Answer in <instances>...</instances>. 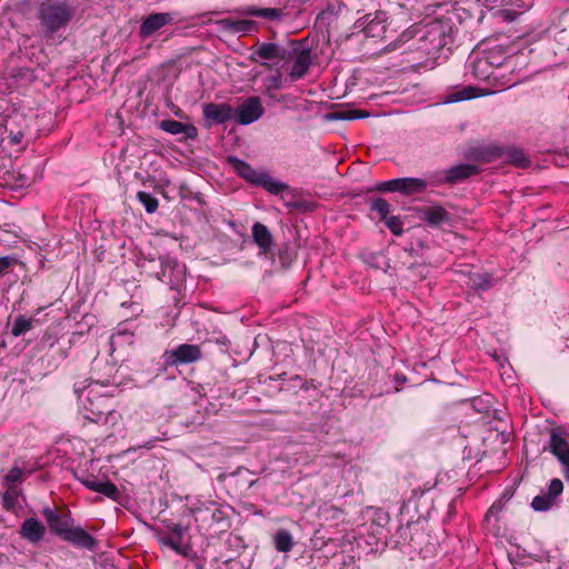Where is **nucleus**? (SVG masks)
Instances as JSON below:
<instances>
[{"label":"nucleus","mask_w":569,"mask_h":569,"mask_svg":"<svg viewBox=\"0 0 569 569\" xmlns=\"http://www.w3.org/2000/svg\"><path fill=\"white\" fill-rule=\"evenodd\" d=\"M118 389V383L112 379H84L73 386L74 393L80 400V413L94 423L116 425L120 415L110 402V397Z\"/></svg>","instance_id":"1"},{"label":"nucleus","mask_w":569,"mask_h":569,"mask_svg":"<svg viewBox=\"0 0 569 569\" xmlns=\"http://www.w3.org/2000/svg\"><path fill=\"white\" fill-rule=\"evenodd\" d=\"M417 40L409 47L426 54H436L453 42L452 26L449 19H435L423 26L415 24L399 37L400 42Z\"/></svg>","instance_id":"2"},{"label":"nucleus","mask_w":569,"mask_h":569,"mask_svg":"<svg viewBox=\"0 0 569 569\" xmlns=\"http://www.w3.org/2000/svg\"><path fill=\"white\" fill-rule=\"evenodd\" d=\"M73 16L67 2H40L38 18L43 30L52 34L66 27Z\"/></svg>","instance_id":"3"},{"label":"nucleus","mask_w":569,"mask_h":569,"mask_svg":"<svg viewBox=\"0 0 569 569\" xmlns=\"http://www.w3.org/2000/svg\"><path fill=\"white\" fill-rule=\"evenodd\" d=\"M190 513L200 528L210 529L212 526H227L228 519L223 509L214 501L198 500L190 507Z\"/></svg>","instance_id":"4"},{"label":"nucleus","mask_w":569,"mask_h":569,"mask_svg":"<svg viewBox=\"0 0 569 569\" xmlns=\"http://www.w3.org/2000/svg\"><path fill=\"white\" fill-rule=\"evenodd\" d=\"M396 537L397 545L401 549L407 548L409 552H422L428 542V535L419 522H408L406 526H400Z\"/></svg>","instance_id":"5"},{"label":"nucleus","mask_w":569,"mask_h":569,"mask_svg":"<svg viewBox=\"0 0 569 569\" xmlns=\"http://www.w3.org/2000/svg\"><path fill=\"white\" fill-rule=\"evenodd\" d=\"M427 180L421 178L406 177L380 182L376 189L382 192H399L406 196H411L422 193L427 190Z\"/></svg>","instance_id":"6"},{"label":"nucleus","mask_w":569,"mask_h":569,"mask_svg":"<svg viewBox=\"0 0 569 569\" xmlns=\"http://www.w3.org/2000/svg\"><path fill=\"white\" fill-rule=\"evenodd\" d=\"M201 358V350L197 345L182 343L171 350H166L161 357L162 365L168 367H177L196 362Z\"/></svg>","instance_id":"7"},{"label":"nucleus","mask_w":569,"mask_h":569,"mask_svg":"<svg viewBox=\"0 0 569 569\" xmlns=\"http://www.w3.org/2000/svg\"><path fill=\"white\" fill-rule=\"evenodd\" d=\"M234 110L233 119L241 126H248L259 120L263 113L264 108L259 97H249Z\"/></svg>","instance_id":"8"},{"label":"nucleus","mask_w":569,"mask_h":569,"mask_svg":"<svg viewBox=\"0 0 569 569\" xmlns=\"http://www.w3.org/2000/svg\"><path fill=\"white\" fill-rule=\"evenodd\" d=\"M42 516L44 517L50 531L62 539L68 530L74 525V519L70 512H58L54 508L44 507L42 509Z\"/></svg>","instance_id":"9"},{"label":"nucleus","mask_w":569,"mask_h":569,"mask_svg":"<svg viewBox=\"0 0 569 569\" xmlns=\"http://www.w3.org/2000/svg\"><path fill=\"white\" fill-rule=\"evenodd\" d=\"M156 263L154 259L149 260V271L152 276H154L159 281L164 282L173 287L174 282L179 280V276L181 273L179 263L170 258H159V270H154L153 264Z\"/></svg>","instance_id":"10"},{"label":"nucleus","mask_w":569,"mask_h":569,"mask_svg":"<svg viewBox=\"0 0 569 569\" xmlns=\"http://www.w3.org/2000/svg\"><path fill=\"white\" fill-rule=\"evenodd\" d=\"M63 541L69 542L76 548L93 551L98 547V540L88 533L81 526L73 525L70 530L62 538Z\"/></svg>","instance_id":"11"},{"label":"nucleus","mask_w":569,"mask_h":569,"mask_svg":"<svg viewBox=\"0 0 569 569\" xmlns=\"http://www.w3.org/2000/svg\"><path fill=\"white\" fill-rule=\"evenodd\" d=\"M203 117L209 124H222L233 119L234 110L227 103H206Z\"/></svg>","instance_id":"12"},{"label":"nucleus","mask_w":569,"mask_h":569,"mask_svg":"<svg viewBox=\"0 0 569 569\" xmlns=\"http://www.w3.org/2000/svg\"><path fill=\"white\" fill-rule=\"evenodd\" d=\"M173 19V14L169 12L151 13L142 21L139 34L143 39L149 38L162 27L171 23Z\"/></svg>","instance_id":"13"},{"label":"nucleus","mask_w":569,"mask_h":569,"mask_svg":"<svg viewBox=\"0 0 569 569\" xmlns=\"http://www.w3.org/2000/svg\"><path fill=\"white\" fill-rule=\"evenodd\" d=\"M490 63L491 62H488L482 53H476L469 57L467 69L478 80L486 81L491 78L497 79L498 76H495L493 67H491Z\"/></svg>","instance_id":"14"},{"label":"nucleus","mask_w":569,"mask_h":569,"mask_svg":"<svg viewBox=\"0 0 569 569\" xmlns=\"http://www.w3.org/2000/svg\"><path fill=\"white\" fill-rule=\"evenodd\" d=\"M19 535L30 543L37 545L44 538L46 527L39 519L30 517L21 523Z\"/></svg>","instance_id":"15"},{"label":"nucleus","mask_w":569,"mask_h":569,"mask_svg":"<svg viewBox=\"0 0 569 569\" xmlns=\"http://www.w3.org/2000/svg\"><path fill=\"white\" fill-rule=\"evenodd\" d=\"M419 217L430 227H439L450 221V213L439 204L419 209Z\"/></svg>","instance_id":"16"},{"label":"nucleus","mask_w":569,"mask_h":569,"mask_svg":"<svg viewBox=\"0 0 569 569\" xmlns=\"http://www.w3.org/2000/svg\"><path fill=\"white\" fill-rule=\"evenodd\" d=\"M252 239L253 242L259 248L260 254H267L273 244V237L270 232V230L261 222H254L252 228Z\"/></svg>","instance_id":"17"},{"label":"nucleus","mask_w":569,"mask_h":569,"mask_svg":"<svg viewBox=\"0 0 569 569\" xmlns=\"http://www.w3.org/2000/svg\"><path fill=\"white\" fill-rule=\"evenodd\" d=\"M228 162L238 176L243 178L246 181L257 186L258 180L260 179L263 171H257L248 162L234 156L228 157Z\"/></svg>","instance_id":"18"},{"label":"nucleus","mask_w":569,"mask_h":569,"mask_svg":"<svg viewBox=\"0 0 569 569\" xmlns=\"http://www.w3.org/2000/svg\"><path fill=\"white\" fill-rule=\"evenodd\" d=\"M478 173L477 166L469 164V163H460L450 167L445 171L443 182L446 183H457L459 181H462L473 174Z\"/></svg>","instance_id":"19"},{"label":"nucleus","mask_w":569,"mask_h":569,"mask_svg":"<svg viewBox=\"0 0 569 569\" xmlns=\"http://www.w3.org/2000/svg\"><path fill=\"white\" fill-rule=\"evenodd\" d=\"M515 2H507L508 6H512ZM531 7L522 2L521 6H518V9L512 7H503L499 9L490 8L491 14L493 18L501 22H513L517 21L525 12H527Z\"/></svg>","instance_id":"20"},{"label":"nucleus","mask_w":569,"mask_h":569,"mask_svg":"<svg viewBox=\"0 0 569 569\" xmlns=\"http://www.w3.org/2000/svg\"><path fill=\"white\" fill-rule=\"evenodd\" d=\"M159 127L170 134H184L186 138L189 139H194L198 134L197 128L194 126L186 124L173 119H164L160 121Z\"/></svg>","instance_id":"21"},{"label":"nucleus","mask_w":569,"mask_h":569,"mask_svg":"<svg viewBox=\"0 0 569 569\" xmlns=\"http://www.w3.org/2000/svg\"><path fill=\"white\" fill-rule=\"evenodd\" d=\"M311 66V56L309 50H300L295 54L293 63L289 76L292 80L301 79Z\"/></svg>","instance_id":"22"},{"label":"nucleus","mask_w":569,"mask_h":569,"mask_svg":"<svg viewBox=\"0 0 569 569\" xmlns=\"http://www.w3.org/2000/svg\"><path fill=\"white\" fill-rule=\"evenodd\" d=\"M226 30L249 33L257 30V23L248 19L223 18L218 21Z\"/></svg>","instance_id":"23"},{"label":"nucleus","mask_w":569,"mask_h":569,"mask_svg":"<svg viewBox=\"0 0 569 569\" xmlns=\"http://www.w3.org/2000/svg\"><path fill=\"white\" fill-rule=\"evenodd\" d=\"M343 9H346L343 2H328L327 8L318 13L317 23L323 27H329Z\"/></svg>","instance_id":"24"},{"label":"nucleus","mask_w":569,"mask_h":569,"mask_svg":"<svg viewBox=\"0 0 569 569\" xmlns=\"http://www.w3.org/2000/svg\"><path fill=\"white\" fill-rule=\"evenodd\" d=\"M254 56H258L260 59L272 60L276 58L284 59L287 54V50L280 48L278 44L273 42H263L258 46V48L253 52Z\"/></svg>","instance_id":"25"},{"label":"nucleus","mask_w":569,"mask_h":569,"mask_svg":"<svg viewBox=\"0 0 569 569\" xmlns=\"http://www.w3.org/2000/svg\"><path fill=\"white\" fill-rule=\"evenodd\" d=\"M549 449L560 461L565 457L569 456V443L563 436L556 430L550 433Z\"/></svg>","instance_id":"26"},{"label":"nucleus","mask_w":569,"mask_h":569,"mask_svg":"<svg viewBox=\"0 0 569 569\" xmlns=\"http://www.w3.org/2000/svg\"><path fill=\"white\" fill-rule=\"evenodd\" d=\"M249 16L258 17L269 21H281L286 16L282 9L249 7L246 10Z\"/></svg>","instance_id":"27"},{"label":"nucleus","mask_w":569,"mask_h":569,"mask_svg":"<svg viewBox=\"0 0 569 569\" xmlns=\"http://www.w3.org/2000/svg\"><path fill=\"white\" fill-rule=\"evenodd\" d=\"M257 186L262 187L264 190L272 194H279L289 188L287 183L273 179L269 173L264 171L258 180Z\"/></svg>","instance_id":"28"},{"label":"nucleus","mask_w":569,"mask_h":569,"mask_svg":"<svg viewBox=\"0 0 569 569\" xmlns=\"http://www.w3.org/2000/svg\"><path fill=\"white\" fill-rule=\"evenodd\" d=\"M367 24L366 32L371 36H377L381 31H385V22L387 21V14L382 11H378L375 13V17L371 18V14L366 16Z\"/></svg>","instance_id":"29"},{"label":"nucleus","mask_w":569,"mask_h":569,"mask_svg":"<svg viewBox=\"0 0 569 569\" xmlns=\"http://www.w3.org/2000/svg\"><path fill=\"white\" fill-rule=\"evenodd\" d=\"M274 547L280 552H288L293 547V538L289 530L279 529L273 536Z\"/></svg>","instance_id":"30"},{"label":"nucleus","mask_w":569,"mask_h":569,"mask_svg":"<svg viewBox=\"0 0 569 569\" xmlns=\"http://www.w3.org/2000/svg\"><path fill=\"white\" fill-rule=\"evenodd\" d=\"M467 284L476 291H486L492 287V279L488 273H472L469 276Z\"/></svg>","instance_id":"31"},{"label":"nucleus","mask_w":569,"mask_h":569,"mask_svg":"<svg viewBox=\"0 0 569 569\" xmlns=\"http://www.w3.org/2000/svg\"><path fill=\"white\" fill-rule=\"evenodd\" d=\"M37 320L34 318H27L22 315L18 316L13 320L11 333L13 337H20L31 330Z\"/></svg>","instance_id":"32"},{"label":"nucleus","mask_w":569,"mask_h":569,"mask_svg":"<svg viewBox=\"0 0 569 569\" xmlns=\"http://www.w3.org/2000/svg\"><path fill=\"white\" fill-rule=\"evenodd\" d=\"M368 117V113L360 109L338 110L330 114L333 120H356Z\"/></svg>","instance_id":"33"},{"label":"nucleus","mask_w":569,"mask_h":569,"mask_svg":"<svg viewBox=\"0 0 569 569\" xmlns=\"http://www.w3.org/2000/svg\"><path fill=\"white\" fill-rule=\"evenodd\" d=\"M508 161L519 168H527L530 166V160L521 149L512 148L507 152Z\"/></svg>","instance_id":"34"},{"label":"nucleus","mask_w":569,"mask_h":569,"mask_svg":"<svg viewBox=\"0 0 569 569\" xmlns=\"http://www.w3.org/2000/svg\"><path fill=\"white\" fill-rule=\"evenodd\" d=\"M21 490L18 486H7V490L2 495V505L4 509L11 510L16 507Z\"/></svg>","instance_id":"35"},{"label":"nucleus","mask_w":569,"mask_h":569,"mask_svg":"<svg viewBox=\"0 0 569 569\" xmlns=\"http://www.w3.org/2000/svg\"><path fill=\"white\" fill-rule=\"evenodd\" d=\"M390 203L383 198L372 199L369 203L370 211H375L379 214L380 220H386L390 212Z\"/></svg>","instance_id":"36"},{"label":"nucleus","mask_w":569,"mask_h":569,"mask_svg":"<svg viewBox=\"0 0 569 569\" xmlns=\"http://www.w3.org/2000/svg\"><path fill=\"white\" fill-rule=\"evenodd\" d=\"M137 199L140 201V203L144 207L146 211L148 213H153L157 211L159 207V201L156 197H153L151 193L146 191H139L137 193Z\"/></svg>","instance_id":"37"},{"label":"nucleus","mask_w":569,"mask_h":569,"mask_svg":"<svg viewBox=\"0 0 569 569\" xmlns=\"http://www.w3.org/2000/svg\"><path fill=\"white\" fill-rule=\"evenodd\" d=\"M556 503V500H553L550 496H548L546 492H542L541 495L536 496L531 501V507L536 511H547L549 510L553 505Z\"/></svg>","instance_id":"38"},{"label":"nucleus","mask_w":569,"mask_h":569,"mask_svg":"<svg viewBox=\"0 0 569 569\" xmlns=\"http://www.w3.org/2000/svg\"><path fill=\"white\" fill-rule=\"evenodd\" d=\"M333 569H355L356 563L353 557L343 553H336L331 559Z\"/></svg>","instance_id":"39"},{"label":"nucleus","mask_w":569,"mask_h":569,"mask_svg":"<svg viewBox=\"0 0 569 569\" xmlns=\"http://www.w3.org/2000/svg\"><path fill=\"white\" fill-rule=\"evenodd\" d=\"M99 493L108 497L109 499L113 501H118L120 499V491L117 488V486L110 481H101L99 490Z\"/></svg>","instance_id":"40"},{"label":"nucleus","mask_w":569,"mask_h":569,"mask_svg":"<svg viewBox=\"0 0 569 569\" xmlns=\"http://www.w3.org/2000/svg\"><path fill=\"white\" fill-rule=\"evenodd\" d=\"M9 178L6 180L7 184H11V188H23L30 183L29 178L22 173L7 172Z\"/></svg>","instance_id":"41"},{"label":"nucleus","mask_w":569,"mask_h":569,"mask_svg":"<svg viewBox=\"0 0 569 569\" xmlns=\"http://www.w3.org/2000/svg\"><path fill=\"white\" fill-rule=\"evenodd\" d=\"M23 472L18 467H12L7 476L4 477L6 486H18V483L22 482Z\"/></svg>","instance_id":"42"},{"label":"nucleus","mask_w":569,"mask_h":569,"mask_svg":"<svg viewBox=\"0 0 569 569\" xmlns=\"http://www.w3.org/2000/svg\"><path fill=\"white\" fill-rule=\"evenodd\" d=\"M387 228L395 234V236H401L403 233L402 229V221L397 216L388 217L386 220Z\"/></svg>","instance_id":"43"},{"label":"nucleus","mask_w":569,"mask_h":569,"mask_svg":"<svg viewBox=\"0 0 569 569\" xmlns=\"http://www.w3.org/2000/svg\"><path fill=\"white\" fill-rule=\"evenodd\" d=\"M485 58H487L488 62H492L490 63L491 67H493V73L495 76H498V71H499V68L503 64L502 62V58L500 56L499 52H487V53H482Z\"/></svg>","instance_id":"44"},{"label":"nucleus","mask_w":569,"mask_h":569,"mask_svg":"<svg viewBox=\"0 0 569 569\" xmlns=\"http://www.w3.org/2000/svg\"><path fill=\"white\" fill-rule=\"evenodd\" d=\"M563 490V485L560 479H552L549 483L548 491L546 492L548 496H550L553 500L560 496V493Z\"/></svg>","instance_id":"45"},{"label":"nucleus","mask_w":569,"mask_h":569,"mask_svg":"<svg viewBox=\"0 0 569 569\" xmlns=\"http://www.w3.org/2000/svg\"><path fill=\"white\" fill-rule=\"evenodd\" d=\"M160 543L171 548L172 550L179 552L181 538L174 536H164L159 538Z\"/></svg>","instance_id":"46"},{"label":"nucleus","mask_w":569,"mask_h":569,"mask_svg":"<svg viewBox=\"0 0 569 569\" xmlns=\"http://www.w3.org/2000/svg\"><path fill=\"white\" fill-rule=\"evenodd\" d=\"M472 91H473V88H471V87H469L462 91H458L452 96V98L449 101L458 102V101L472 99L476 97Z\"/></svg>","instance_id":"47"},{"label":"nucleus","mask_w":569,"mask_h":569,"mask_svg":"<svg viewBox=\"0 0 569 569\" xmlns=\"http://www.w3.org/2000/svg\"><path fill=\"white\" fill-rule=\"evenodd\" d=\"M16 262L17 259L13 256L0 257V277L3 276Z\"/></svg>","instance_id":"48"},{"label":"nucleus","mask_w":569,"mask_h":569,"mask_svg":"<svg viewBox=\"0 0 569 569\" xmlns=\"http://www.w3.org/2000/svg\"><path fill=\"white\" fill-rule=\"evenodd\" d=\"M556 41L569 50V28L561 29L555 34Z\"/></svg>","instance_id":"49"},{"label":"nucleus","mask_w":569,"mask_h":569,"mask_svg":"<svg viewBox=\"0 0 569 569\" xmlns=\"http://www.w3.org/2000/svg\"><path fill=\"white\" fill-rule=\"evenodd\" d=\"M132 335L127 331H118L110 337V345L113 346L116 343H120L122 340H128L131 342Z\"/></svg>","instance_id":"50"},{"label":"nucleus","mask_w":569,"mask_h":569,"mask_svg":"<svg viewBox=\"0 0 569 569\" xmlns=\"http://www.w3.org/2000/svg\"><path fill=\"white\" fill-rule=\"evenodd\" d=\"M81 482L87 489L98 492L101 480H99L96 477H90V478L81 479Z\"/></svg>","instance_id":"51"},{"label":"nucleus","mask_w":569,"mask_h":569,"mask_svg":"<svg viewBox=\"0 0 569 569\" xmlns=\"http://www.w3.org/2000/svg\"><path fill=\"white\" fill-rule=\"evenodd\" d=\"M168 529L171 531V536L179 537L182 539L184 528L180 523H171L168 526Z\"/></svg>","instance_id":"52"},{"label":"nucleus","mask_w":569,"mask_h":569,"mask_svg":"<svg viewBox=\"0 0 569 569\" xmlns=\"http://www.w3.org/2000/svg\"><path fill=\"white\" fill-rule=\"evenodd\" d=\"M500 510H501V506H500V505H498V503H493V505L488 509V511L486 512V516H485L486 520H487V521H490V519H491L492 517L498 516V513L500 512Z\"/></svg>","instance_id":"53"},{"label":"nucleus","mask_w":569,"mask_h":569,"mask_svg":"<svg viewBox=\"0 0 569 569\" xmlns=\"http://www.w3.org/2000/svg\"><path fill=\"white\" fill-rule=\"evenodd\" d=\"M500 510H501V506H500V505H498V503H493V505L488 509V511L486 512V516H485L486 520H487V521H490V519H491L492 517L498 516V513L500 512Z\"/></svg>","instance_id":"54"},{"label":"nucleus","mask_w":569,"mask_h":569,"mask_svg":"<svg viewBox=\"0 0 569 569\" xmlns=\"http://www.w3.org/2000/svg\"><path fill=\"white\" fill-rule=\"evenodd\" d=\"M560 463L563 466V472H565L566 479L569 480V456L561 459Z\"/></svg>","instance_id":"55"},{"label":"nucleus","mask_w":569,"mask_h":569,"mask_svg":"<svg viewBox=\"0 0 569 569\" xmlns=\"http://www.w3.org/2000/svg\"><path fill=\"white\" fill-rule=\"evenodd\" d=\"M159 440V438H153L149 441H146L144 443L140 445L139 448H144V449H152L154 447V443Z\"/></svg>","instance_id":"56"},{"label":"nucleus","mask_w":569,"mask_h":569,"mask_svg":"<svg viewBox=\"0 0 569 569\" xmlns=\"http://www.w3.org/2000/svg\"><path fill=\"white\" fill-rule=\"evenodd\" d=\"M20 140H21V134H14V136H12V137H11V141H12V143H14V144H16V143H19V142H20Z\"/></svg>","instance_id":"57"},{"label":"nucleus","mask_w":569,"mask_h":569,"mask_svg":"<svg viewBox=\"0 0 569 569\" xmlns=\"http://www.w3.org/2000/svg\"><path fill=\"white\" fill-rule=\"evenodd\" d=\"M398 380L401 382H405L407 380V378L405 376H401V377H398Z\"/></svg>","instance_id":"58"}]
</instances>
